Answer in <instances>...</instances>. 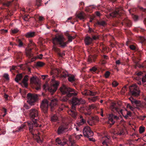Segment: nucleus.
Returning <instances> with one entry per match:
<instances>
[{"label": "nucleus", "mask_w": 146, "mask_h": 146, "mask_svg": "<svg viewBox=\"0 0 146 146\" xmlns=\"http://www.w3.org/2000/svg\"><path fill=\"white\" fill-rule=\"evenodd\" d=\"M15 55L17 59H21L22 58L23 54L21 52H16Z\"/></svg>", "instance_id": "obj_33"}, {"label": "nucleus", "mask_w": 146, "mask_h": 146, "mask_svg": "<svg viewBox=\"0 0 146 146\" xmlns=\"http://www.w3.org/2000/svg\"><path fill=\"white\" fill-rule=\"evenodd\" d=\"M30 81L31 84L35 85H39V83H40L39 79L36 76H33L31 77Z\"/></svg>", "instance_id": "obj_15"}, {"label": "nucleus", "mask_w": 146, "mask_h": 146, "mask_svg": "<svg viewBox=\"0 0 146 146\" xmlns=\"http://www.w3.org/2000/svg\"><path fill=\"white\" fill-rule=\"evenodd\" d=\"M99 37L98 36H93L92 38V41L94 40H96L98 39Z\"/></svg>", "instance_id": "obj_58"}, {"label": "nucleus", "mask_w": 146, "mask_h": 146, "mask_svg": "<svg viewBox=\"0 0 146 146\" xmlns=\"http://www.w3.org/2000/svg\"><path fill=\"white\" fill-rule=\"evenodd\" d=\"M32 48H29L28 50H26V54L27 56L29 58H31L33 56V54L31 53Z\"/></svg>", "instance_id": "obj_26"}, {"label": "nucleus", "mask_w": 146, "mask_h": 146, "mask_svg": "<svg viewBox=\"0 0 146 146\" xmlns=\"http://www.w3.org/2000/svg\"><path fill=\"white\" fill-rule=\"evenodd\" d=\"M83 133L85 137H89L93 136L94 133L91 130L89 126H86L84 127L83 130Z\"/></svg>", "instance_id": "obj_10"}, {"label": "nucleus", "mask_w": 146, "mask_h": 146, "mask_svg": "<svg viewBox=\"0 0 146 146\" xmlns=\"http://www.w3.org/2000/svg\"><path fill=\"white\" fill-rule=\"evenodd\" d=\"M3 111L5 113V114L2 115V116L4 117L7 114V110L5 108H3Z\"/></svg>", "instance_id": "obj_60"}, {"label": "nucleus", "mask_w": 146, "mask_h": 146, "mask_svg": "<svg viewBox=\"0 0 146 146\" xmlns=\"http://www.w3.org/2000/svg\"><path fill=\"white\" fill-rule=\"evenodd\" d=\"M25 125L24 124L22 125L21 126L18 128V130H16L15 131H13V133H15L16 132H20L23 131V129L25 128Z\"/></svg>", "instance_id": "obj_34"}, {"label": "nucleus", "mask_w": 146, "mask_h": 146, "mask_svg": "<svg viewBox=\"0 0 146 146\" xmlns=\"http://www.w3.org/2000/svg\"><path fill=\"white\" fill-rule=\"evenodd\" d=\"M129 100L131 101L132 104L133 105H135L137 107H142L141 102L134 99L133 97H131L129 98Z\"/></svg>", "instance_id": "obj_16"}, {"label": "nucleus", "mask_w": 146, "mask_h": 146, "mask_svg": "<svg viewBox=\"0 0 146 146\" xmlns=\"http://www.w3.org/2000/svg\"><path fill=\"white\" fill-rule=\"evenodd\" d=\"M77 18H85L86 17V15L83 11L77 12L76 14Z\"/></svg>", "instance_id": "obj_22"}, {"label": "nucleus", "mask_w": 146, "mask_h": 146, "mask_svg": "<svg viewBox=\"0 0 146 146\" xmlns=\"http://www.w3.org/2000/svg\"><path fill=\"white\" fill-rule=\"evenodd\" d=\"M145 102L141 104L142 107H145L146 108V97H145L144 99Z\"/></svg>", "instance_id": "obj_46"}, {"label": "nucleus", "mask_w": 146, "mask_h": 146, "mask_svg": "<svg viewBox=\"0 0 146 146\" xmlns=\"http://www.w3.org/2000/svg\"><path fill=\"white\" fill-rule=\"evenodd\" d=\"M130 92L131 95L134 96H138L140 93V90L138 86L135 84H133L129 87Z\"/></svg>", "instance_id": "obj_8"}, {"label": "nucleus", "mask_w": 146, "mask_h": 146, "mask_svg": "<svg viewBox=\"0 0 146 146\" xmlns=\"http://www.w3.org/2000/svg\"><path fill=\"white\" fill-rule=\"evenodd\" d=\"M96 24H98L99 25L102 26H104L106 25V22L104 21H98Z\"/></svg>", "instance_id": "obj_37"}, {"label": "nucleus", "mask_w": 146, "mask_h": 146, "mask_svg": "<svg viewBox=\"0 0 146 146\" xmlns=\"http://www.w3.org/2000/svg\"><path fill=\"white\" fill-rule=\"evenodd\" d=\"M103 141L102 144L104 146H108V143L111 141V138L110 136L107 135L103 137Z\"/></svg>", "instance_id": "obj_19"}, {"label": "nucleus", "mask_w": 146, "mask_h": 146, "mask_svg": "<svg viewBox=\"0 0 146 146\" xmlns=\"http://www.w3.org/2000/svg\"><path fill=\"white\" fill-rule=\"evenodd\" d=\"M124 133V130L123 129H120L119 131L117 133H114V134L116 135H123Z\"/></svg>", "instance_id": "obj_36"}, {"label": "nucleus", "mask_w": 146, "mask_h": 146, "mask_svg": "<svg viewBox=\"0 0 146 146\" xmlns=\"http://www.w3.org/2000/svg\"><path fill=\"white\" fill-rule=\"evenodd\" d=\"M27 102L31 106H33L35 103L38 99L37 94H35L29 93L27 96Z\"/></svg>", "instance_id": "obj_6"}, {"label": "nucleus", "mask_w": 146, "mask_h": 146, "mask_svg": "<svg viewBox=\"0 0 146 146\" xmlns=\"http://www.w3.org/2000/svg\"><path fill=\"white\" fill-rule=\"evenodd\" d=\"M35 44L32 40L30 41V43L29 44V47H30L32 46H35Z\"/></svg>", "instance_id": "obj_53"}, {"label": "nucleus", "mask_w": 146, "mask_h": 146, "mask_svg": "<svg viewBox=\"0 0 146 146\" xmlns=\"http://www.w3.org/2000/svg\"><path fill=\"white\" fill-rule=\"evenodd\" d=\"M17 42L18 43V46L19 47H22L23 46L24 44L21 40L18 39Z\"/></svg>", "instance_id": "obj_40"}, {"label": "nucleus", "mask_w": 146, "mask_h": 146, "mask_svg": "<svg viewBox=\"0 0 146 146\" xmlns=\"http://www.w3.org/2000/svg\"><path fill=\"white\" fill-rule=\"evenodd\" d=\"M81 110H83V113L85 115H90L91 114L90 112L91 109L90 107H81Z\"/></svg>", "instance_id": "obj_20"}, {"label": "nucleus", "mask_w": 146, "mask_h": 146, "mask_svg": "<svg viewBox=\"0 0 146 146\" xmlns=\"http://www.w3.org/2000/svg\"><path fill=\"white\" fill-rule=\"evenodd\" d=\"M19 31V30L17 28L11 30L12 33L14 34L17 33Z\"/></svg>", "instance_id": "obj_45"}, {"label": "nucleus", "mask_w": 146, "mask_h": 146, "mask_svg": "<svg viewBox=\"0 0 146 146\" xmlns=\"http://www.w3.org/2000/svg\"><path fill=\"white\" fill-rule=\"evenodd\" d=\"M92 38L87 36L85 39V44L86 45H89L91 44L92 42Z\"/></svg>", "instance_id": "obj_25"}, {"label": "nucleus", "mask_w": 146, "mask_h": 146, "mask_svg": "<svg viewBox=\"0 0 146 146\" xmlns=\"http://www.w3.org/2000/svg\"><path fill=\"white\" fill-rule=\"evenodd\" d=\"M68 80L70 82H72L74 80V77L73 75L69 76H68Z\"/></svg>", "instance_id": "obj_41"}, {"label": "nucleus", "mask_w": 146, "mask_h": 146, "mask_svg": "<svg viewBox=\"0 0 146 146\" xmlns=\"http://www.w3.org/2000/svg\"><path fill=\"white\" fill-rule=\"evenodd\" d=\"M56 143L62 146L64 145L66 143V141H64L63 142L61 141V140L59 138H57L56 140Z\"/></svg>", "instance_id": "obj_31"}, {"label": "nucleus", "mask_w": 146, "mask_h": 146, "mask_svg": "<svg viewBox=\"0 0 146 146\" xmlns=\"http://www.w3.org/2000/svg\"><path fill=\"white\" fill-rule=\"evenodd\" d=\"M35 32H29L25 34V36L27 38L33 37L35 36Z\"/></svg>", "instance_id": "obj_30"}, {"label": "nucleus", "mask_w": 146, "mask_h": 146, "mask_svg": "<svg viewBox=\"0 0 146 146\" xmlns=\"http://www.w3.org/2000/svg\"><path fill=\"white\" fill-rule=\"evenodd\" d=\"M82 94L86 96H95L97 92H93L89 90H85L84 91L82 92Z\"/></svg>", "instance_id": "obj_17"}, {"label": "nucleus", "mask_w": 146, "mask_h": 146, "mask_svg": "<svg viewBox=\"0 0 146 146\" xmlns=\"http://www.w3.org/2000/svg\"><path fill=\"white\" fill-rule=\"evenodd\" d=\"M17 1V0H0V4L2 5L0 8V13L4 9H8L7 11H10L12 9L16 10L19 7Z\"/></svg>", "instance_id": "obj_3"}, {"label": "nucleus", "mask_w": 146, "mask_h": 146, "mask_svg": "<svg viewBox=\"0 0 146 146\" xmlns=\"http://www.w3.org/2000/svg\"><path fill=\"white\" fill-rule=\"evenodd\" d=\"M95 8L93 5L90 6L86 7L85 11L87 13H91L92 12V9Z\"/></svg>", "instance_id": "obj_29"}, {"label": "nucleus", "mask_w": 146, "mask_h": 146, "mask_svg": "<svg viewBox=\"0 0 146 146\" xmlns=\"http://www.w3.org/2000/svg\"><path fill=\"white\" fill-rule=\"evenodd\" d=\"M24 109H25L26 110L29 109L30 107L29 106L26 104H24L23 105Z\"/></svg>", "instance_id": "obj_52"}, {"label": "nucleus", "mask_w": 146, "mask_h": 146, "mask_svg": "<svg viewBox=\"0 0 146 146\" xmlns=\"http://www.w3.org/2000/svg\"><path fill=\"white\" fill-rule=\"evenodd\" d=\"M52 49L55 51L57 52L58 54L60 56L62 57L64 56L65 55L64 51H63L62 53L59 52L60 49L55 46H53Z\"/></svg>", "instance_id": "obj_24"}, {"label": "nucleus", "mask_w": 146, "mask_h": 146, "mask_svg": "<svg viewBox=\"0 0 146 146\" xmlns=\"http://www.w3.org/2000/svg\"><path fill=\"white\" fill-rule=\"evenodd\" d=\"M56 72H57L58 74H59L60 73L62 72V74H61V76L62 77L64 78H66L68 76V73L66 71H64L63 70H60L59 68H56Z\"/></svg>", "instance_id": "obj_21"}, {"label": "nucleus", "mask_w": 146, "mask_h": 146, "mask_svg": "<svg viewBox=\"0 0 146 146\" xmlns=\"http://www.w3.org/2000/svg\"><path fill=\"white\" fill-rule=\"evenodd\" d=\"M36 89L37 90H40V83H39V85H36Z\"/></svg>", "instance_id": "obj_62"}, {"label": "nucleus", "mask_w": 146, "mask_h": 146, "mask_svg": "<svg viewBox=\"0 0 146 146\" xmlns=\"http://www.w3.org/2000/svg\"><path fill=\"white\" fill-rule=\"evenodd\" d=\"M118 85L117 82L115 81H113L112 83V85L113 87H115Z\"/></svg>", "instance_id": "obj_49"}, {"label": "nucleus", "mask_w": 146, "mask_h": 146, "mask_svg": "<svg viewBox=\"0 0 146 146\" xmlns=\"http://www.w3.org/2000/svg\"><path fill=\"white\" fill-rule=\"evenodd\" d=\"M69 140L71 144V146H75L74 145V144L75 143V142L74 140L72 139L71 137H69Z\"/></svg>", "instance_id": "obj_42"}, {"label": "nucleus", "mask_w": 146, "mask_h": 146, "mask_svg": "<svg viewBox=\"0 0 146 146\" xmlns=\"http://www.w3.org/2000/svg\"><path fill=\"white\" fill-rule=\"evenodd\" d=\"M57 102L58 101L56 99H54L51 100L50 106L52 111L53 110L54 106L57 104Z\"/></svg>", "instance_id": "obj_23"}, {"label": "nucleus", "mask_w": 146, "mask_h": 146, "mask_svg": "<svg viewBox=\"0 0 146 146\" xmlns=\"http://www.w3.org/2000/svg\"><path fill=\"white\" fill-rule=\"evenodd\" d=\"M110 108L113 111H116L118 112L120 111L118 108L115 107V104L111 106Z\"/></svg>", "instance_id": "obj_38"}, {"label": "nucleus", "mask_w": 146, "mask_h": 146, "mask_svg": "<svg viewBox=\"0 0 146 146\" xmlns=\"http://www.w3.org/2000/svg\"><path fill=\"white\" fill-rule=\"evenodd\" d=\"M58 117L56 115H54L51 117V120L53 122H55L57 120Z\"/></svg>", "instance_id": "obj_39"}, {"label": "nucleus", "mask_w": 146, "mask_h": 146, "mask_svg": "<svg viewBox=\"0 0 146 146\" xmlns=\"http://www.w3.org/2000/svg\"><path fill=\"white\" fill-rule=\"evenodd\" d=\"M145 131V128L144 127H141L139 128V133H142Z\"/></svg>", "instance_id": "obj_48"}, {"label": "nucleus", "mask_w": 146, "mask_h": 146, "mask_svg": "<svg viewBox=\"0 0 146 146\" xmlns=\"http://www.w3.org/2000/svg\"><path fill=\"white\" fill-rule=\"evenodd\" d=\"M3 77L7 80L9 79V75L7 74H5L3 75Z\"/></svg>", "instance_id": "obj_59"}, {"label": "nucleus", "mask_w": 146, "mask_h": 146, "mask_svg": "<svg viewBox=\"0 0 146 146\" xmlns=\"http://www.w3.org/2000/svg\"><path fill=\"white\" fill-rule=\"evenodd\" d=\"M142 81L143 83L146 82V74L145 76L143 77Z\"/></svg>", "instance_id": "obj_61"}, {"label": "nucleus", "mask_w": 146, "mask_h": 146, "mask_svg": "<svg viewBox=\"0 0 146 146\" xmlns=\"http://www.w3.org/2000/svg\"><path fill=\"white\" fill-rule=\"evenodd\" d=\"M40 107L43 112L45 113H47L48 108V102L47 100L44 99L42 101Z\"/></svg>", "instance_id": "obj_9"}, {"label": "nucleus", "mask_w": 146, "mask_h": 146, "mask_svg": "<svg viewBox=\"0 0 146 146\" xmlns=\"http://www.w3.org/2000/svg\"><path fill=\"white\" fill-rule=\"evenodd\" d=\"M93 57L92 56H89L88 58V61L90 63L92 62V59Z\"/></svg>", "instance_id": "obj_54"}, {"label": "nucleus", "mask_w": 146, "mask_h": 146, "mask_svg": "<svg viewBox=\"0 0 146 146\" xmlns=\"http://www.w3.org/2000/svg\"><path fill=\"white\" fill-rule=\"evenodd\" d=\"M143 74V73L141 72H136L135 74L138 76L141 75Z\"/></svg>", "instance_id": "obj_56"}, {"label": "nucleus", "mask_w": 146, "mask_h": 146, "mask_svg": "<svg viewBox=\"0 0 146 146\" xmlns=\"http://www.w3.org/2000/svg\"><path fill=\"white\" fill-rule=\"evenodd\" d=\"M66 36H67L68 40L66 42H65L66 39L63 35H59L56 36L52 40L53 44L54 45L58 44L61 47L64 48L67 46L69 42H72L76 37L75 36H72L68 34H67Z\"/></svg>", "instance_id": "obj_2"}, {"label": "nucleus", "mask_w": 146, "mask_h": 146, "mask_svg": "<svg viewBox=\"0 0 146 146\" xmlns=\"http://www.w3.org/2000/svg\"><path fill=\"white\" fill-rule=\"evenodd\" d=\"M22 77L23 76L21 74H17L16 76V77L15 78V81L17 82H18L19 81L21 80Z\"/></svg>", "instance_id": "obj_32"}, {"label": "nucleus", "mask_w": 146, "mask_h": 146, "mask_svg": "<svg viewBox=\"0 0 146 146\" xmlns=\"http://www.w3.org/2000/svg\"><path fill=\"white\" fill-rule=\"evenodd\" d=\"M84 5V3L83 2H82L80 3V9L83 8Z\"/></svg>", "instance_id": "obj_57"}, {"label": "nucleus", "mask_w": 146, "mask_h": 146, "mask_svg": "<svg viewBox=\"0 0 146 146\" xmlns=\"http://www.w3.org/2000/svg\"><path fill=\"white\" fill-rule=\"evenodd\" d=\"M71 102L72 104L71 109L68 111V113L74 118L76 117L77 115V112L76 111V106L84 104L85 102L84 100L81 98H79L76 97H73Z\"/></svg>", "instance_id": "obj_5"}, {"label": "nucleus", "mask_w": 146, "mask_h": 146, "mask_svg": "<svg viewBox=\"0 0 146 146\" xmlns=\"http://www.w3.org/2000/svg\"><path fill=\"white\" fill-rule=\"evenodd\" d=\"M139 39L142 43H143L146 41V39L144 37H140Z\"/></svg>", "instance_id": "obj_50"}, {"label": "nucleus", "mask_w": 146, "mask_h": 146, "mask_svg": "<svg viewBox=\"0 0 146 146\" xmlns=\"http://www.w3.org/2000/svg\"><path fill=\"white\" fill-rule=\"evenodd\" d=\"M86 119L85 117L80 115L79 116V120L77 122V124L78 126L82 125L86 123Z\"/></svg>", "instance_id": "obj_18"}, {"label": "nucleus", "mask_w": 146, "mask_h": 146, "mask_svg": "<svg viewBox=\"0 0 146 146\" xmlns=\"http://www.w3.org/2000/svg\"><path fill=\"white\" fill-rule=\"evenodd\" d=\"M28 76L27 75H26L23 78L22 81V83L23 84L25 87L27 88L28 86V83H27V81L28 80Z\"/></svg>", "instance_id": "obj_27"}, {"label": "nucleus", "mask_w": 146, "mask_h": 146, "mask_svg": "<svg viewBox=\"0 0 146 146\" xmlns=\"http://www.w3.org/2000/svg\"><path fill=\"white\" fill-rule=\"evenodd\" d=\"M60 91L62 95L66 94V96L61 98V100L63 102H66L69 98L72 96L77 95L78 92L70 88L63 85L60 88Z\"/></svg>", "instance_id": "obj_4"}, {"label": "nucleus", "mask_w": 146, "mask_h": 146, "mask_svg": "<svg viewBox=\"0 0 146 146\" xmlns=\"http://www.w3.org/2000/svg\"><path fill=\"white\" fill-rule=\"evenodd\" d=\"M44 63L41 62H37L36 64V65L38 67H42L44 66Z\"/></svg>", "instance_id": "obj_43"}, {"label": "nucleus", "mask_w": 146, "mask_h": 146, "mask_svg": "<svg viewBox=\"0 0 146 146\" xmlns=\"http://www.w3.org/2000/svg\"><path fill=\"white\" fill-rule=\"evenodd\" d=\"M101 14L98 11H97L95 12V14L92 15V16H90V18H94L96 17V15L98 17H100V16Z\"/></svg>", "instance_id": "obj_35"}, {"label": "nucleus", "mask_w": 146, "mask_h": 146, "mask_svg": "<svg viewBox=\"0 0 146 146\" xmlns=\"http://www.w3.org/2000/svg\"><path fill=\"white\" fill-rule=\"evenodd\" d=\"M118 119L119 117L117 116L116 115H114L112 114H110L109 115L108 123L111 125H113L115 122V121L114 120V119L117 120Z\"/></svg>", "instance_id": "obj_13"}, {"label": "nucleus", "mask_w": 146, "mask_h": 146, "mask_svg": "<svg viewBox=\"0 0 146 146\" xmlns=\"http://www.w3.org/2000/svg\"><path fill=\"white\" fill-rule=\"evenodd\" d=\"M91 109H93L96 108V105L94 104H92L90 106Z\"/></svg>", "instance_id": "obj_55"}, {"label": "nucleus", "mask_w": 146, "mask_h": 146, "mask_svg": "<svg viewBox=\"0 0 146 146\" xmlns=\"http://www.w3.org/2000/svg\"><path fill=\"white\" fill-rule=\"evenodd\" d=\"M87 123L90 125H92L94 124V122L90 120H88L87 121Z\"/></svg>", "instance_id": "obj_47"}, {"label": "nucleus", "mask_w": 146, "mask_h": 146, "mask_svg": "<svg viewBox=\"0 0 146 146\" xmlns=\"http://www.w3.org/2000/svg\"><path fill=\"white\" fill-rule=\"evenodd\" d=\"M69 124L67 123H64L60 126L58 130V134L63 133L65 132L68 128Z\"/></svg>", "instance_id": "obj_11"}, {"label": "nucleus", "mask_w": 146, "mask_h": 146, "mask_svg": "<svg viewBox=\"0 0 146 146\" xmlns=\"http://www.w3.org/2000/svg\"><path fill=\"white\" fill-rule=\"evenodd\" d=\"M110 74V73L109 71H107L105 74V77L107 78L108 77Z\"/></svg>", "instance_id": "obj_51"}, {"label": "nucleus", "mask_w": 146, "mask_h": 146, "mask_svg": "<svg viewBox=\"0 0 146 146\" xmlns=\"http://www.w3.org/2000/svg\"><path fill=\"white\" fill-rule=\"evenodd\" d=\"M41 0H37L36 2V5L38 7L40 6L41 5Z\"/></svg>", "instance_id": "obj_44"}, {"label": "nucleus", "mask_w": 146, "mask_h": 146, "mask_svg": "<svg viewBox=\"0 0 146 146\" xmlns=\"http://www.w3.org/2000/svg\"><path fill=\"white\" fill-rule=\"evenodd\" d=\"M29 113L30 119L34 120L28 123L30 132L33 135L34 134L33 131L35 130V127H37L38 125L37 122L39 116V111L37 109L32 108L29 111Z\"/></svg>", "instance_id": "obj_1"}, {"label": "nucleus", "mask_w": 146, "mask_h": 146, "mask_svg": "<svg viewBox=\"0 0 146 146\" xmlns=\"http://www.w3.org/2000/svg\"><path fill=\"white\" fill-rule=\"evenodd\" d=\"M98 99V96H95L93 97H91L88 98V101L90 102H94Z\"/></svg>", "instance_id": "obj_28"}, {"label": "nucleus", "mask_w": 146, "mask_h": 146, "mask_svg": "<svg viewBox=\"0 0 146 146\" xmlns=\"http://www.w3.org/2000/svg\"><path fill=\"white\" fill-rule=\"evenodd\" d=\"M97 70V68L95 67H93L92 68L90 69V70L91 71H92L94 72H95Z\"/></svg>", "instance_id": "obj_64"}, {"label": "nucleus", "mask_w": 146, "mask_h": 146, "mask_svg": "<svg viewBox=\"0 0 146 146\" xmlns=\"http://www.w3.org/2000/svg\"><path fill=\"white\" fill-rule=\"evenodd\" d=\"M31 10V11H33V10L31 9L30 8L28 9L27 8L26 9H25V8H22L21 9V11L23 12V14L22 15L23 18H30V17L28 14H25V13L26 12L30 11Z\"/></svg>", "instance_id": "obj_14"}, {"label": "nucleus", "mask_w": 146, "mask_h": 146, "mask_svg": "<svg viewBox=\"0 0 146 146\" xmlns=\"http://www.w3.org/2000/svg\"><path fill=\"white\" fill-rule=\"evenodd\" d=\"M130 48L133 50H135V46L133 45H131L130 46Z\"/></svg>", "instance_id": "obj_63"}, {"label": "nucleus", "mask_w": 146, "mask_h": 146, "mask_svg": "<svg viewBox=\"0 0 146 146\" xmlns=\"http://www.w3.org/2000/svg\"><path fill=\"white\" fill-rule=\"evenodd\" d=\"M59 82L54 80V79H52L51 82V86L48 88V90L52 94L56 90L58 87L59 85Z\"/></svg>", "instance_id": "obj_7"}, {"label": "nucleus", "mask_w": 146, "mask_h": 146, "mask_svg": "<svg viewBox=\"0 0 146 146\" xmlns=\"http://www.w3.org/2000/svg\"><path fill=\"white\" fill-rule=\"evenodd\" d=\"M122 10L121 9L116 8L115 11H114L109 14L111 17H119L121 15Z\"/></svg>", "instance_id": "obj_12"}]
</instances>
